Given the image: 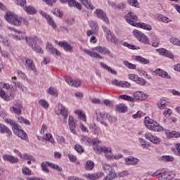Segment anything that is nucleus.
Returning <instances> with one entry per match:
<instances>
[{"label":"nucleus","instance_id":"1","mask_svg":"<svg viewBox=\"0 0 180 180\" xmlns=\"http://www.w3.org/2000/svg\"><path fill=\"white\" fill-rule=\"evenodd\" d=\"M144 123L147 129L152 130V131H164V127L148 117H145Z\"/></svg>","mask_w":180,"mask_h":180},{"label":"nucleus","instance_id":"2","mask_svg":"<svg viewBox=\"0 0 180 180\" xmlns=\"http://www.w3.org/2000/svg\"><path fill=\"white\" fill-rule=\"evenodd\" d=\"M4 18L10 25H13V26H20L22 25V18L13 13L7 12Z\"/></svg>","mask_w":180,"mask_h":180},{"label":"nucleus","instance_id":"3","mask_svg":"<svg viewBox=\"0 0 180 180\" xmlns=\"http://www.w3.org/2000/svg\"><path fill=\"white\" fill-rule=\"evenodd\" d=\"M102 167L105 172V174L108 175L103 179V180H112L116 178V172H115L114 167H116V165H109L107 163H103Z\"/></svg>","mask_w":180,"mask_h":180},{"label":"nucleus","instance_id":"4","mask_svg":"<svg viewBox=\"0 0 180 180\" xmlns=\"http://www.w3.org/2000/svg\"><path fill=\"white\" fill-rule=\"evenodd\" d=\"M37 37H25V41L28 46L30 47H32V49L34 50V51H36V53H39V54H43V49L41 47L37 46Z\"/></svg>","mask_w":180,"mask_h":180},{"label":"nucleus","instance_id":"5","mask_svg":"<svg viewBox=\"0 0 180 180\" xmlns=\"http://www.w3.org/2000/svg\"><path fill=\"white\" fill-rule=\"evenodd\" d=\"M94 151L97 154H101V153H104L105 158L108 160H113V153H112V148L106 146H96L94 148Z\"/></svg>","mask_w":180,"mask_h":180},{"label":"nucleus","instance_id":"6","mask_svg":"<svg viewBox=\"0 0 180 180\" xmlns=\"http://www.w3.org/2000/svg\"><path fill=\"white\" fill-rule=\"evenodd\" d=\"M133 34L139 41H141V43H143V44H150V39H148V37L141 31L134 30L133 31Z\"/></svg>","mask_w":180,"mask_h":180},{"label":"nucleus","instance_id":"7","mask_svg":"<svg viewBox=\"0 0 180 180\" xmlns=\"http://www.w3.org/2000/svg\"><path fill=\"white\" fill-rule=\"evenodd\" d=\"M103 30L105 33H106V39L108 41H110L111 43H114V44H120V41L112 34V33L110 31L108 27L103 26Z\"/></svg>","mask_w":180,"mask_h":180},{"label":"nucleus","instance_id":"8","mask_svg":"<svg viewBox=\"0 0 180 180\" xmlns=\"http://www.w3.org/2000/svg\"><path fill=\"white\" fill-rule=\"evenodd\" d=\"M47 167H50L51 168H53V169H56V171H59V172L63 171V169L56 164L50 163L49 162L41 163V168L44 172H49Z\"/></svg>","mask_w":180,"mask_h":180},{"label":"nucleus","instance_id":"9","mask_svg":"<svg viewBox=\"0 0 180 180\" xmlns=\"http://www.w3.org/2000/svg\"><path fill=\"white\" fill-rule=\"evenodd\" d=\"M126 21L127 23L131 25V26L136 27V23L137 20V15H134V13L131 11H129L125 16Z\"/></svg>","mask_w":180,"mask_h":180},{"label":"nucleus","instance_id":"10","mask_svg":"<svg viewBox=\"0 0 180 180\" xmlns=\"http://www.w3.org/2000/svg\"><path fill=\"white\" fill-rule=\"evenodd\" d=\"M96 115L97 122H99V123L103 124V126H105V127H108V124L103 121L105 119H106V117H108V113L98 112H96Z\"/></svg>","mask_w":180,"mask_h":180},{"label":"nucleus","instance_id":"11","mask_svg":"<svg viewBox=\"0 0 180 180\" xmlns=\"http://www.w3.org/2000/svg\"><path fill=\"white\" fill-rule=\"evenodd\" d=\"M58 46L68 53H72L74 51V46H71V44H68L66 41H59Z\"/></svg>","mask_w":180,"mask_h":180},{"label":"nucleus","instance_id":"12","mask_svg":"<svg viewBox=\"0 0 180 180\" xmlns=\"http://www.w3.org/2000/svg\"><path fill=\"white\" fill-rule=\"evenodd\" d=\"M145 137L147 140L153 143V144H160V143H161V139L156 136L153 135L151 133H146Z\"/></svg>","mask_w":180,"mask_h":180},{"label":"nucleus","instance_id":"13","mask_svg":"<svg viewBox=\"0 0 180 180\" xmlns=\"http://www.w3.org/2000/svg\"><path fill=\"white\" fill-rule=\"evenodd\" d=\"M96 13L99 19L103 20V22L107 23V25H109V19L108 18V16H106V13L103 12V11H102L101 9H96Z\"/></svg>","mask_w":180,"mask_h":180},{"label":"nucleus","instance_id":"14","mask_svg":"<svg viewBox=\"0 0 180 180\" xmlns=\"http://www.w3.org/2000/svg\"><path fill=\"white\" fill-rule=\"evenodd\" d=\"M3 160L8 162H11V164H18V162H19V159L18 158L8 154L3 155Z\"/></svg>","mask_w":180,"mask_h":180},{"label":"nucleus","instance_id":"15","mask_svg":"<svg viewBox=\"0 0 180 180\" xmlns=\"http://www.w3.org/2000/svg\"><path fill=\"white\" fill-rule=\"evenodd\" d=\"M25 67H26L28 71H36V67L34 66V63L30 58H26L25 62Z\"/></svg>","mask_w":180,"mask_h":180},{"label":"nucleus","instance_id":"16","mask_svg":"<svg viewBox=\"0 0 180 180\" xmlns=\"http://www.w3.org/2000/svg\"><path fill=\"white\" fill-rule=\"evenodd\" d=\"M46 50L49 51V53H51V54H55L56 56H61V53L60 51L57 50V49L54 48L53 44L50 43L46 44Z\"/></svg>","mask_w":180,"mask_h":180},{"label":"nucleus","instance_id":"17","mask_svg":"<svg viewBox=\"0 0 180 180\" xmlns=\"http://www.w3.org/2000/svg\"><path fill=\"white\" fill-rule=\"evenodd\" d=\"M83 51L85 53V54H87V56H89L93 58H98L100 60H102L103 58L102 56L99 55V53L95 51H93L92 50L90 51L89 49H83Z\"/></svg>","mask_w":180,"mask_h":180},{"label":"nucleus","instance_id":"18","mask_svg":"<svg viewBox=\"0 0 180 180\" xmlns=\"http://www.w3.org/2000/svg\"><path fill=\"white\" fill-rule=\"evenodd\" d=\"M58 110H60V114L64 117V122L67 123V117H68V111L67 110V108H65L63 104H59Z\"/></svg>","mask_w":180,"mask_h":180},{"label":"nucleus","instance_id":"19","mask_svg":"<svg viewBox=\"0 0 180 180\" xmlns=\"http://www.w3.org/2000/svg\"><path fill=\"white\" fill-rule=\"evenodd\" d=\"M91 50L93 51H97V53H100V54H107L108 56L110 54V51H109V49H106L105 47L96 46L91 48Z\"/></svg>","mask_w":180,"mask_h":180},{"label":"nucleus","instance_id":"20","mask_svg":"<svg viewBox=\"0 0 180 180\" xmlns=\"http://www.w3.org/2000/svg\"><path fill=\"white\" fill-rule=\"evenodd\" d=\"M22 109H23V105L21 103H18L11 108L10 110L13 113H15V115H22Z\"/></svg>","mask_w":180,"mask_h":180},{"label":"nucleus","instance_id":"21","mask_svg":"<svg viewBox=\"0 0 180 180\" xmlns=\"http://www.w3.org/2000/svg\"><path fill=\"white\" fill-rule=\"evenodd\" d=\"M148 96H147L146 94H143V91H136L134 94V98L136 101H146Z\"/></svg>","mask_w":180,"mask_h":180},{"label":"nucleus","instance_id":"22","mask_svg":"<svg viewBox=\"0 0 180 180\" xmlns=\"http://www.w3.org/2000/svg\"><path fill=\"white\" fill-rule=\"evenodd\" d=\"M68 124L70 131L73 134H77V131H75V127H77V124H75V122H74V117H72V116L71 115L69 116Z\"/></svg>","mask_w":180,"mask_h":180},{"label":"nucleus","instance_id":"23","mask_svg":"<svg viewBox=\"0 0 180 180\" xmlns=\"http://www.w3.org/2000/svg\"><path fill=\"white\" fill-rule=\"evenodd\" d=\"M67 84L70 86H75V88H78L79 85H81V81L79 80H72L71 77H65V78Z\"/></svg>","mask_w":180,"mask_h":180},{"label":"nucleus","instance_id":"24","mask_svg":"<svg viewBox=\"0 0 180 180\" xmlns=\"http://www.w3.org/2000/svg\"><path fill=\"white\" fill-rule=\"evenodd\" d=\"M0 133H1V134H7L8 137H11V136H12V131H11V129H9L5 124L1 123Z\"/></svg>","mask_w":180,"mask_h":180},{"label":"nucleus","instance_id":"25","mask_svg":"<svg viewBox=\"0 0 180 180\" xmlns=\"http://www.w3.org/2000/svg\"><path fill=\"white\" fill-rule=\"evenodd\" d=\"M126 165H136L139 163V159L134 158L133 156H129L125 158Z\"/></svg>","mask_w":180,"mask_h":180},{"label":"nucleus","instance_id":"26","mask_svg":"<svg viewBox=\"0 0 180 180\" xmlns=\"http://www.w3.org/2000/svg\"><path fill=\"white\" fill-rule=\"evenodd\" d=\"M155 74L159 75V77H162V78H167V79H171V75H168V72L161 70V69H156L154 71Z\"/></svg>","mask_w":180,"mask_h":180},{"label":"nucleus","instance_id":"27","mask_svg":"<svg viewBox=\"0 0 180 180\" xmlns=\"http://www.w3.org/2000/svg\"><path fill=\"white\" fill-rule=\"evenodd\" d=\"M18 137L21 139V140H25V141H27L29 140V138L27 137V134L22 129H20L18 131H15V134Z\"/></svg>","mask_w":180,"mask_h":180},{"label":"nucleus","instance_id":"28","mask_svg":"<svg viewBox=\"0 0 180 180\" xmlns=\"http://www.w3.org/2000/svg\"><path fill=\"white\" fill-rule=\"evenodd\" d=\"M0 98L4 99L7 102H9L12 99V94H7L4 89L0 90Z\"/></svg>","mask_w":180,"mask_h":180},{"label":"nucleus","instance_id":"29","mask_svg":"<svg viewBox=\"0 0 180 180\" xmlns=\"http://www.w3.org/2000/svg\"><path fill=\"white\" fill-rule=\"evenodd\" d=\"M135 27H141V29H144L145 30H148V32H151V30H153L151 25L143 22L136 23Z\"/></svg>","mask_w":180,"mask_h":180},{"label":"nucleus","instance_id":"30","mask_svg":"<svg viewBox=\"0 0 180 180\" xmlns=\"http://www.w3.org/2000/svg\"><path fill=\"white\" fill-rule=\"evenodd\" d=\"M18 157H20V158H22V160H29L30 161H32L33 162H36V159H34L32 155H30L27 153H24L23 155H22V153H18Z\"/></svg>","mask_w":180,"mask_h":180},{"label":"nucleus","instance_id":"31","mask_svg":"<svg viewBox=\"0 0 180 180\" xmlns=\"http://www.w3.org/2000/svg\"><path fill=\"white\" fill-rule=\"evenodd\" d=\"M102 176H103V172H98L96 174H88L87 179L96 180L99 179V178H102Z\"/></svg>","mask_w":180,"mask_h":180},{"label":"nucleus","instance_id":"32","mask_svg":"<svg viewBox=\"0 0 180 180\" xmlns=\"http://www.w3.org/2000/svg\"><path fill=\"white\" fill-rule=\"evenodd\" d=\"M167 136L169 137L170 139H178V137H180L179 132H176L175 131H169V130H167L165 131Z\"/></svg>","mask_w":180,"mask_h":180},{"label":"nucleus","instance_id":"33","mask_svg":"<svg viewBox=\"0 0 180 180\" xmlns=\"http://www.w3.org/2000/svg\"><path fill=\"white\" fill-rule=\"evenodd\" d=\"M100 65L101 67H102L103 68H104V70H107V71H108L109 72H110L111 74H112L113 75H116V74H117V72H116V70L112 69V68L108 66L106 64H105L103 62H101L100 63Z\"/></svg>","mask_w":180,"mask_h":180},{"label":"nucleus","instance_id":"34","mask_svg":"<svg viewBox=\"0 0 180 180\" xmlns=\"http://www.w3.org/2000/svg\"><path fill=\"white\" fill-rule=\"evenodd\" d=\"M100 65L101 67H102L103 68H104V70H107V71H108L109 72H110L111 74H112L113 75H116V74H117V72H116V70L112 69V68L108 66L106 64H105L103 62H101L100 63Z\"/></svg>","mask_w":180,"mask_h":180},{"label":"nucleus","instance_id":"35","mask_svg":"<svg viewBox=\"0 0 180 180\" xmlns=\"http://www.w3.org/2000/svg\"><path fill=\"white\" fill-rule=\"evenodd\" d=\"M175 176V174L172 176V174H169V172L163 173L159 177V180H170L172 179Z\"/></svg>","mask_w":180,"mask_h":180},{"label":"nucleus","instance_id":"36","mask_svg":"<svg viewBox=\"0 0 180 180\" xmlns=\"http://www.w3.org/2000/svg\"><path fill=\"white\" fill-rule=\"evenodd\" d=\"M157 105L158 109L160 110H164V109L167 108V101H165L164 98H162L158 102Z\"/></svg>","mask_w":180,"mask_h":180},{"label":"nucleus","instance_id":"37","mask_svg":"<svg viewBox=\"0 0 180 180\" xmlns=\"http://www.w3.org/2000/svg\"><path fill=\"white\" fill-rule=\"evenodd\" d=\"M116 110L120 113H126L127 112V106L124 104H119L116 106Z\"/></svg>","mask_w":180,"mask_h":180},{"label":"nucleus","instance_id":"38","mask_svg":"<svg viewBox=\"0 0 180 180\" xmlns=\"http://www.w3.org/2000/svg\"><path fill=\"white\" fill-rule=\"evenodd\" d=\"M135 60L136 61H138V63H141V64H150V60L146 59V58H143V56H136Z\"/></svg>","mask_w":180,"mask_h":180},{"label":"nucleus","instance_id":"39","mask_svg":"<svg viewBox=\"0 0 180 180\" xmlns=\"http://www.w3.org/2000/svg\"><path fill=\"white\" fill-rule=\"evenodd\" d=\"M24 11H25V12H27V13H30V15H34V13H36V12H37L36 8L32 6H25Z\"/></svg>","mask_w":180,"mask_h":180},{"label":"nucleus","instance_id":"40","mask_svg":"<svg viewBox=\"0 0 180 180\" xmlns=\"http://www.w3.org/2000/svg\"><path fill=\"white\" fill-rule=\"evenodd\" d=\"M82 5H84L88 9H91V11L95 9L94 6H91L90 0H81Z\"/></svg>","mask_w":180,"mask_h":180},{"label":"nucleus","instance_id":"41","mask_svg":"<svg viewBox=\"0 0 180 180\" xmlns=\"http://www.w3.org/2000/svg\"><path fill=\"white\" fill-rule=\"evenodd\" d=\"M81 143L84 146H92V139L88 137H84L81 139Z\"/></svg>","mask_w":180,"mask_h":180},{"label":"nucleus","instance_id":"42","mask_svg":"<svg viewBox=\"0 0 180 180\" xmlns=\"http://www.w3.org/2000/svg\"><path fill=\"white\" fill-rule=\"evenodd\" d=\"M123 64L129 68V70H136L137 68V66L133 63H129L127 60H124Z\"/></svg>","mask_w":180,"mask_h":180},{"label":"nucleus","instance_id":"43","mask_svg":"<svg viewBox=\"0 0 180 180\" xmlns=\"http://www.w3.org/2000/svg\"><path fill=\"white\" fill-rule=\"evenodd\" d=\"M120 98H121V99H124L125 101H129V102H132V106H134V98L127 95H121Z\"/></svg>","mask_w":180,"mask_h":180},{"label":"nucleus","instance_id":"44","mask_svg":"<svg viewBox=\"0 0 180 180\" xmlns=\"http://www.w3.org/2000/svg\"><path fill=\"white\" fill-rule=\"evenodd\" d=\"M85 169L86 171H92L94 169V162L88 160L85 165Z\"/></svg>","mask_w":180,"mask_h":180},{"label":"nucleus","instance_id":"45","mask_svg":"<svg viewBox=\"0 0 180 180\" xmlns=\"http://www.w3.org/2000/svg\"><path fill=\"white\" fill-rule=\"evenodd\" d=\"M128 4L131 6H134V8H140V3L138 0H128Z\"/></svg>","mask_w":180,"mask_h":180},{"label":"nucleus","instance_id":"46","mask_svg":"<svg viewBox=\"0 0 180 180\" xmlns=\"http://www.w3.org/2000/svg\"><path fill=\"white\" fill-rule=\"evenodd\" d=\"M158 20H159V22H163V23H168L169 22V18L162 15H159L158 16Z\"/></svg>","mask_w":180,"mask_h":180},{"label":"nucleus","instance_id":"47","mask_svg":"<svg viewBox=\"0 0 180 180\" xmlns=\"http://www.w3.org/2000/svg\"><path fill=\"white\" fill-rule=\"evenodd\" d=\"M45 140L46 141H50V143H51L52 144H54L56 143V141L53 138V135H51V134H46Z\"/></svg>","mask_w":180,"mask_h":180},{"label":"nucleus","instance_id":"48","mask_svg":"<svg viewBox=\"0 0 180 180\" xmlns=\"http://www.w3.org/2000/svg\"><path fill=\"white\" fill-rule=\"evenodd\" d=\"M136 84H138V85H140V86H144V85H146V84H147V81H146V79L139 77Z\"/></svg>","mask_w":180,"mask_h":180},{"label":"nucleus","instance_id":"49","mask_svg":"<svg viewBox=\"0 0 180 180\" xmlns=\"http://www.w3.org/2000/svg\"><path fill=\"white\" fill-rule=\"evenodd\" d=\"M107 118L110 123H116L117 122V118L115 116H112L109 113H107Z\"/></svg>","mask_w":180,"mask_h":180},{"label":"nucleus","instance_id":"50","mask_svg":"<svg viewBox=\"0 0 180 180\" xmlns=\"http://www.w3.org/2000/svg\"><path fill=\"white\" fill-rule=\"evenodd\" d=\"M39 105L44 108V109H49V103L46 100L41 99L39 101Z\"/></svg>","mask_w":180,"mask_h":180},{"label":"nucleus","instance_id":"51","mask_svg":"<svg viewBox=\"0 0 180 180\" xmlns=\"http://www.w3.org/2000/svg\"><path fill=\"white\" fill-rule=\"evenodd\" d=\"M162 161L165 162H172L174 161V157L169 155H165L162 157Z\"/></svg>","mask_w":180,"mask_h":180},{"label":"nucleus","instance_id":"52","mask_svg":"<svg viewBox=\"0 0 180 180\" xmlns=\"http://www.w3.org/2000/svg\"><path fill=\"white\" fill-rule=\"evenodd\" d=\"M160 45V39L157 38L155 35L153 36V47H158Z\"/></svg>","mask_w":180,"mask_h":180},{"label":"nucleus","instance_id":"53","mask_svg":"<svg viewBox=\"0 0 180 180\" xmlns=\"http://www.w3.org/2000/svg\"><path fill=\"white\" fill-rule=\"evenodd\" d=\"M170 43L174 46H179L180 47V41L177 38H171L169 39Z\"/></svg>","mask_w":180,"mask_h":180},{"label":"nucleus","instance_id":"54","mask_svg":"<svg viewBox=\"0 0 180 180\" xmlns=\"http://www.w3.org/2000/svg\"><path fill=\"white\" fill-rule=\"evenodd\" d=\"M19 123H24V124H30V122L29 120L25 119L23 117H18Z\"/></svg>","mask_w":180,"mask_h":180},{"label":"nucleus","instance_id":"55","mask_svg":"<svg viewBox=\"0 0 180 180\" xmlns=\"http://www.w3.org/2000/svg\"><path fill=\"white\" fill-rule=\"evenodd\" d=\"M22 172L24 175H32V171H30V169L27 167H23L22 169Z\"/></svg>","mask_w":180,"mask_h":180},{"label":"nucleus","instance_id":"56","mask_svg":"<svg viewBox=\"0 0 180 180\" xmlns=\"http://www.w3.org/2000/svg\"><path fill=\"white\" fill-rule=\"evenodd\" d=\"M47 22L50 26H52L53 29H56V27H57V25H56V22L51 17L47 19Z\"/></svg>","mask_w":180,"mask_h":180},{"label":"nucleus","instance_id":"57","mask_svg":"<svg viewBox=\"0 0 180 180\" xmlns=\"http://www.w3.org/2000/svg\"><path fill=\"white\" fill-rule=\"evenodd\" d=\"M129 78L131 81H134V82H137V79H139V75L136 74H129Z\"/></svg>","mask_w":180,"mask_h":180},{"label":"nucleus","instance_id":"58","mask_svg":"<svg viewBox=\"0 0 180 180\" xmlns=\"http://www.w3.org/2000/svg\"><path fill=\"white\" fill-rule=\"evenodd\" d=\"M52 13H53V15H56V16H58L59 18H63V13H61L58 8L53 10Z\"/></svg>","mask_w":180,"mask_h":180},{"label":"nucleus","instance_id":"59","mask_svg":"<svg viewBox=\"0 0 180 180\" xmlns=\"http://www.w3.org/2000/svg\"><path fill=\"white\" fill-rule=\"evenodd\" d=\"M13 84H14L15 86H16L17 88H20L22 92L25 91V86H22L20 82L13 81Z\"/></svg>","mask_w":180,"mask_h":180},{"label":"nucleus","instance_id":"60","mask_svg":"<svg viewBox=\"0 0 180 180\" xmlns=\"http://www.w3.org/2000/svg\"><path fill=\"white\" fill-rule=\"evenodd\" d=\"M172 113V110L169 108H166L164 112L163 115L165 117H169L170 115Z\"/></svg>","mask_w":180,"mask_h":180},{"label":"nucleus","instance_id":"61","mask_svg":"<svg viewBox=\"0 0 180 180\" xmlns=\"http://www.w3.org/2000/svg\"><path fill=\"white\" fill-rule=\"evenodd\" d=\"M75 150L77 153H82L84 151V148L81 145H79V144H76L75 146Z\"/></svg>","mask_w":180,"mask_h":180},{"label":"nucleus","instance_id":"62","mask_svg":"<svg viewBox=\"0 0 180 180\" xmlns=\"http://www.w3.org/2000/svg\"><path fill=\"white\" fill-rule=\"evenodd\" d=\"M89 25L93 30H98V23L95 22L94 21H90Z\"/></svg>","mask_w":180,"mask_h":180},{"label":"nucleus","instance_id":"63","mask_svg":"<svg viewBox=\"0 0 180 180\" xmlns=\"http://www.w3.org/2000/svg\"><path fill=\"white\" fill-rule=\"evenodd\" d=\"M95 146V147H103V146H99L98 144H101V141L98 139H94L91 140V145Z\"/></svg>","mask_w":180,"mask_h":180},{"label":"nucleus","instance_id":"64","mask_svg":"<svg viewBox=\"0 0 180 180\" xmlns=\"http://www.w3.org/2000/svg\"><path fill=\"white\" fill-rule=\"evenodd\" d=\"M11 126L14 134L15 131L20 130V129L19 128V124H18V123L16 122H14Z\"/></svg>","mask_w":180,"mask_h":180}]
</instances>
